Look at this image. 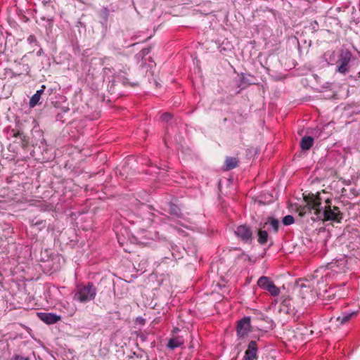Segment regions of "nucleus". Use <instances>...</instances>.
<instances>
[{"mask_svg": "<svg viewBox=\"0 0 360 360\" xmlns=\"http://www.w3.org/2000/svg\"><path fill=\"white\" fill-rule=\"evenodd\" d=\"M281 299V304L286 308V313L293 314L295 312V308L291 304V298L290 296H282Z\"/></svg>", "mask_w": 360, "mask_h": 360, "instance_id": "obj_15", "label": "nucleus"}, {"mask_svg": "<svg viewBox=\"0 0 360 360\" xmlns=\"http://www.w3.org/2000/svg\"><path fill=\"white\" fill-rule=\"evenodd\" d=\"M250 78H253L252 76L251 75H249L248 77V76H245V75H242L241 77V82L247 85H251V84H255V82H253Z\"/></svg>", "mask_w": 360, "mask_h": 360, "instance_id": "obj_24", "label": "nucleus"}, {"mask_svg": "<svg viewBox=\"0 0 360 360\" xmlns=\"http://www.w3.org/2000/svg\"><path fill=\"white\" fill-rule=\"evenodd\" d=\"M257 285L260 288L268 291L271 296L277 297L281 292L280 288L274 284L269 277L261 276L257 281Z\"/></svg>", "mask_w": 360, "mask_h": 360, "instance_id": "obj_5", "label": "nucleus"}, {"mask_svg": "<svg viewBox=\"0 0 360 360\" xmlns=\"http://www.w3.org/2000/svg\"><path fill=\"white\" fill-rule=\"evenodd\" d=\"M295 222L294 217L292 215H286L283 218L282 223L285 226H290Z\"/></svg>", "mask_w": 360, "mask_h": 360, "instance_id": "obj_23", "label": "nucleus"}, {"mask_svg": "<svg viewBox=\"0 0 360 360\" xmlns=\"http://www.w3.org/2000/svg\"><path fill=\"white\" fill-rule=\"evenodd\" d=\"M21 75V73H18V72H12V77H18Z\"/></svg>", "mask_w": 360, "mask_h": 360, "instance_id": "obj_36", "label": "nucleus"}, {"mask_svg": "<svg viewBox=\"0 0 360 360\" xmlns=\"http://www.w3.org/2000/svg\"><path fill=\"white\" fill-rule=\"evenodd\" d=\"M160 119L162 122H168L172 120V115L169 112H165L161 115Z\"/></svg>", "mask_w": 360, "mask_h": 360, "instance_id": "obj_26", "label": "nucleus"}, {"mask_svg": "<svg viewBox=\"0 0 360 360\" xmlns=\"http://www.w3.org/2000/svg\"><path fill=\"white\" fill-rule=\"evenodd\" d=\"M27 40L30 44H34L36 46H39L37 39L34 35H32V34L30 35L27 37Z\"/></svg>", "mask_w": 360, "mask_h": 360, "instance_id": "obj_27", "label": "nucleus"}, {"mask_svg": "<svg viewBox=\"0 0 360 360\" xmlns=\"http://www.w3.org/2000/svg\"><path fill=\"white\" fill-rule=\"evenodd\" d=\"M44 53V51L41 48L39 49V50L37 52V56H40Z\"/></svg>", "mask_w": 360, "mask_h": 360, "instance_id": "obj_34", "label": "nucleus"}, {"mask_svg": "<svg viewBox=\"0 0 360 360\" xmlns=\"http://www.w3.org/2000/svg\"><path fill=\"white\" fill-rule=\"evenodd\" d=\"M41 144L43 145L44 146H46V140L44 138L41 139Z\"/></svg>", "mask_w": 360, "mask_h": 360, "instance_id": "obj_37", "label": "nucleus"}, {"mask_svg": "<svg viewBox=\"0 0 360 360\" xmlns=\"http://www.w3.org/2000/svg\"><path fill=\"white\" fill-rule=\"evenodd\" d=\"M355 78L356 79H360V72H359L356 75V76H355Z\"/></svg>", "mask_w": 360, "mask_h": 360, "instance_id": "obj_39", "label": "nucleus"}, {"mask_svg": "<svg viewBox=\"0 0 360 360\" xmlns=\"http://www.w3.org/2000/svg\"><path fill=\"white\" fill-rule=\"evenodd\" d=\"M352 59V53L349 49H341L337 60L336 72L342 75L348 73Z\"/></svg>", "mask_w": 360, "mask_h": 360, "instance_id": "obj_4", "label": "nucleus"}, {"mask_svg": "<svg viewBox=\"0 0 360 360\" xmlns=\"http://www.w3.org/2000/svg\"><path fill=\"white\" fill-rule=\"evenodd\" d=\"M304 201L306 204L303 206H300L298 208L299 214L300 216H304L308 213H311L314 211V217H316V210H319L321 205V198L319 195L314 194L309 195L304 197Z\"/></svg>", "mask_w": 360, "mask_h": 360, "instance_id": "obj_3", "label": "nucleus"}, {"mask_svg": "<svg viewBox=\"0 0 360 360\" xmlns=\"http://www.w3.org/2000/svg\"><path fill=\"white\" fill-rule=\"evenodd\" d=\"M149 51H150V49H143L141 51V52H142L143 55H144V56H145V55H146V54H148V53H149Z\"/></svg>", "mask_w": 360, "mask_h": 360, "instance_id": "obj_33", "label": "nucleus"}, {"mask_svg": "<svg viewBox=\"0 0 360 360\" xmlns=\"http://www.w3.org/2000/svg\"><path fill=\"white\" fill-rule=\"evenodd\" d=\"M169 212L176 217H180L181 215V210L179 207L172 203L169 205Z\"/></svg>", "mask_w": 360, "mask_h": 360, "instance_id": "obj_20", "label": "nucleus"}, {"mask_svg": "<svg viewBox=\"0 0 360 360\" xmlns=\"http://www.w3.org/2000/svg\"><path fill=\"white\" fill-rule=\"evenodd\" d=\"M12 360H30V357L28 356H23L20 354H14L12 356Z\"/></svg>", "mask_w": 360, "mask_h": 360, "instance_id": "obj_28", "label": "nucleus"}, {"mask_svg": "<svg viewBox=\"0 0 360 360\" xmlns=\"http://www.w3.org/2000/svg\"><path fill=\"white\" fill-rule=\"evenodd\" d=\"M296 285L299 288H300L301 289L304 288H307V285H305V283L303 282L302 280L300 279L299 281H297L296 282Z\"/></svg>", "mask_w": 360, "mask_h": 360, "instance_id": "obj_29", "label": "nucleus"}, {"mask_svg": "<svg viewBox=\"0 0 360 360\" xmlns=\"http://www.w3.org/2000/svg\"><path fill=\"white\" fill-rule=\"evenodd\" d=\"M96 293V288L93 283H82L76 285L72 292V298L75 301L84 304L94 300Z\"/></svg>", "mask_w": 360, "mask_h": 360, "instance_id": "obj_1", "label": "nucleus"}, {"mask_svg": "<svg viewBox=\"0 0 360 360\" xmlns=\"http://www.w3.org/2000/svg\"><path fill=\"white\" fill-rule=\"evenodd\" d=\"M31 225L33 226H37L39 230H41L46 227V221L43 219H39L37 218H34L31 220Z\"/></svg>", "mask_w": 360, "mask_h": 360, "instance_id": "obj_19", "label": "nucleus"}, {"mask_svg": "<svg viewBox=\"0 0 360 360\" xmlns=\"http://www.w3.org/2000/svg\"><path fill=\"white\" fill-rule=\"evenodd\" d=\"M237 238L245 243H251L253 240V233L250 226L247 224L238 226L234 231Z\"/></svg>", "mask_w": 360, "mask_h": 360, "instance_id": "obj_6", "label": "nucleus"}, {"mask_svg": "<svg viewBox=\"0 0 360 360\" xmlns=\"http://www.w3.org/2000/svg\"><path fill=\"white\" fill-rule=\"evenodd\" d=\"M326 202H327V203H330V200H326Z\"/></svg>", "mask_w": 360, "mask_h": 360, "instance_id": "obj_41", "label": "nucleus"}, {"mask_svg": "<svg viewBox=\"0 0 360 360\" xmlns=\"http://www.w3.org/2000/svg\"><path fill=\"white\" fill-rule=\"evenodd\" d=\"M102 12L103 15H105V18H107L109 14V11L107 8H103L102 10Z\"/></svg>", "mask_w": 360, "mask_h": 360, "instance_id": "obj_32", "label": "nucleus"}, {"mask_svg": "<svg viewBox=\"0 0 360 360\" xmlns=\"http://www.w3.org/2000/svg\"><path fill=\"white\" fill-rule=\"evenodd\" d=\"M334 53L335 52H332V53H326L324 54V56L326 58V60L328 61V64H333V62H334Z\"/></svg>", "mask_w": 360, "mask_h": 360, "instance_id": "obj_25", "label": "nucleus"}, {"mask_svg": "<svg viewBox=\"0 0 360 360\" xmlns=\"http://www.w3.org/2000/svg\"><path fill=\"white\" fill-rule=\"evenodd\" d=\"M45 89V85H42L41 89L37 91V92L30 98L29 105L31 108H34L39 103L40 98L42 94L44 93Z\"/></svg>", "mask_w": 360, "mask_h": 360, "instance_id": "obj_12", "label": "nucleus"}, {"mask_svg": "<svg viewBox=\"0 0 360 360\" xmlns=\"http://www.w3.org/2000/svg\"><path fill=\"white\" fill-rule=\"evenodd\" d=\"M239 160L235 157H226L224 161V169L231 170L238 166Z\"/></svg>", "mask_w": 360, "mask_h": 360, "instance_id": "obj_11", "label": "nucleus"}, {"mask_svg": "<svg viewBox=\"0 0 360 360\" xmlns=\"http://www.w3.org/2000/svg\"><path fill=\"white\" fill-rule=\"evenodd\" d=\"M258 347L255 340H251L248 345V348L245 352L243 360H257Z\"/></svg>", "mask_w": 360, "mask_h": 360, "instance_id": "obj_8", "label": "nucleus"}, {"mask_svg": "<svg viewBox=\"0 0 360 360\" xmlns=\"http://www.w3.org/2000/svg\"><path fill=\"white\" fill-rule=\"evenodd\" d=\"M342 219V213L340 211L339 207L334 206L331 208L330 205L325 207L323 211L320 207L319 210L316 211V217H311L313 221L325 219L326 221H333L340 222Z\"/></svg>", "mask_w": 360, "mask_h": 360, "instance_id": "obj_2", "label": "nucleus"}, {"mask_svg": "<svg viewBox=\"0 0 360 360\" xmlns=\"http://www.w3.org/2000/svg\"><path fill=\"white\" fill-rule=\"evenodd\" d=\"M38 316L43 322L46 324H53L61 319V316L54 313H38Z\"/></svg>", "mask_w": 360, "mask_h": 360, "instance_id": "obj_9", "label": "nucleus"}, {"mask_svg": "<svg viewBox=\"0 0 360 360\" xmlns=\"http://www.w3.org/2000/svg\"><path fill=\"white\" fill-rule=\"evenodd\" d=\"M15 137H18L21 139V146L23 148H26L28 146V140L26 139V137L22 134V133L17 132L14 134Z\"/></svg>", "mask_w": 360, "mask_h": 360, "instance_id": "obj_22", "label": "nucleus"}, {"mask_svg": "<svg viewBox=\"0 0 360 360\" xmlns=\"http://www.w3.org/2000/svg\"><path fill=\"white\" fill-rule=\"evenodd\" d=\"M184 345V341L180 337L171 338L167 345V347L170 349H174L177 347H179Z\"/></svg>", "mask_w": 360, "mask_h": 360, "instance_id": "obj_17", "label": "nucleus"}, {"mask_svg": "<svg viewBox=\"0 0 360 360\" xmlns=\"http://www.w3.org/2000/svg\"><path fill=\"white\" fill-rule=\"evenodd\" d=\"M115 82H116L115 79H113L112 80V84H111V86H110V90H111V89L112 88V86H114V84H115Z\"/></svg>", "mask_w": 360, "mask_h": 360, "instance_id": "obj_38", "label": "nucleus"}, {"mask_svg": "<svg viewBox=\"0 0 360 360\" xmlns=\"http://www.w3.org/2000/svg\"><path fill=\"white\" fill-rule=\"evenodd\" d=\"M41 3L44 7H49L50 6L53 7V6L51 5L52 2L51 0H43Z\"/></svg>", "mask_w": 360, "mask_h": 360, "instance_id": "obj_30", "label": "nucleus"}, {"mask_svg": "<svg viewBox=\"0 0 360 360\" xmlns=\"http://www.w3.org/2000/svg\"><path fill=\"white\" fill-rule=\"evenodd\" d=\"M13 234V229L8 224H0V245L11 238Z\"/></svg>", "mask_w": 360, "mask_h": 360, "instance_id": "obj_10", "label": "nucleus"}, {"mask_svg": "<svg viewBox=\"0 0 360 360\" xmlns=\"http://www.w3.org/2000/svg\"><path fill=\"white\" fill-rule=\"evenodd\" d=\"M358 311H352L349 312H342V314L336 318V321L340 324H345L348 322L354 316H356Z\"/></svg>", "mask_w": 360, "mask_h": 360, "instance_id": "obj_13", "label": "nucleus"}, {"mask_svg": "<svg viewBox=\"0 0 360 360\" xmlns=\"http://www.w3.org/2000/svg\"><path fill=\"white\" fill-rule=\"evenodd\" d=\"M269 238V234L265 230H259L258 231V238L257 241L258 243L263 245L267 243Z\"/></svg>", "mask_w": 360, "mask_h": 360, "instance_id": "obj_18", "label": "nucleus"}, {"mask_svg": "<svg viewBox=\"0 0 360 360\" xmlns=\"http://www.w3.org/2000/svg\"><path fill=\"white\" fill-rule=\"evenodd\" d=\"M267 225H270L271 226V227L272 229V231L274 233H276L278 231V228H279V221H278V219H277L276 218H274L272 217H269L266 218V221L264 224L263 228H265L266 226H267Z\"/></svg>", "mask_w": 360, "mask_h": 360, "instance_id": "obj_14", "label": "nucleus"}, {"mask_svg": "<svg viewBox=\"0 0 360 360\" xmlns=\"http://www.w3.org/2000/svg\"><path fill=\"white\" fill-rule=\"evenodd\" d=\"M133 355L138 360H149L148 354L142 349H139L137 352H133Z\"/></svg>", "mask_w": 360, "mask_h": 360, "instance_id": "obj_21", "label": "nucleus"}, {"mask_svg": "<svg viewBox=\"0 0 360 360\" xmlns=\"http://www.w3.org/2000/svg\"><path fill=\"white\" fill-rule=\"evenodd\" d=\"M250 317L245 316L237 322L236 332L240 338H244L250 331Z\"/></svg>", "mask_w": 360, "mask_h": 360, "instance_id": "obj_7", "label": "nucleus"}, {"mask_svg": "<svg viewBox=\"0 0 360 360\" xmlns=\"http://www.w3.org/2000/svg\"><path fill=\"white\" fill-rule=\"evenodd\" d=\"M314 143V138L309 136H304L300 141V147L302 150H307L311 148Z\"/></svg>", "mask_w": 360, "mask_h": 360, "instance_id": "obj_16", "label": "nucleus"}, {"mask_svg": "<svg viewBox=\"0 0 360 360\" xmlns=\"http://www.w3.org/2000/svg\"><path fill=\"white\" fill-rule=\"evenodd\" d=\"M138 338L142 341L145 342L147 340V335L144 333H141L138 335Z\"/></svg>", "mask_w": 360, "mask_h": 360, "instance_id": "obj_31", "label": "nucleus"}, {"mask_svg": "<svg viewBox=\"0 0 360 360\" xmlns=\"http://www.w3.org/2000/svg\"><path fill=\"white\" fill-rule=\"evenodd\" d=\"M107 70L110 71V69H108V68H104V71H105V72Z\"/></svg>", "mask_w": 360, "mask_h": 360, "instance_id": "obj_40", "label": "nucleus"}, {"mask_svg": "<svg viewBox=\"0 0 360 360\" xmlns=\"http://www.w3.org/2000/svg\"><path fill=\"white\" fill-rule=\"evenodd\" d=\"M121 80L124 85H126L127 84H128V79L126 77L122 78Z\"/></svg>", "mask_w": 360, "mask_h": 360, "instance_id": "obj_35", "label": "nucleus"}]
</instances>
